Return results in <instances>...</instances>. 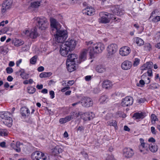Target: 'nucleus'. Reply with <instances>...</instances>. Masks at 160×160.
Wrapping results in <instances>:
<instances>
[{"instance_id": "nucleus-33", "label": "nucleus", "mask_w": 160, "mask_h": 160, "mask_svg": "<svg viewBox=\"0 0 160 160\" xmlns=\"http://www.w3.org/2000/svg\"><path fill=\"white\" fill-rule=\"evenodd\" d=\"M40 5V1H36L32 2L30 4V6L33 8H38Z\"/></svg>"}, {"instance_id": "nucleus-51", "label": "nucleus", "mask_w": 160, "mask_h": 160, "mask_svg": "<svg viewBox=\"0 0 160 160\" xmlns=\"http://www.w3.org/2000/svg\"><path fill=\"white\" fill-rule=\"evenodd\" d=\"M8 31V29L7 28L5 27L3 29L1 28V33H4Z\"/></svg>"}, {"instance_id": "nucleus-3", "label": "nucleus", "mask_w": 160, "mask_h": 160, "mask_svg": "<svg viewBox=\"0 0 160 160\" xmlns=\"http://www.w3.org/2000/svg\"><path fill=\"white\" fill-rule=\"evenodd\" d=\"M36 20L37 22L36 25L39 29L44 30L48 27V22L45 18L37 17Z\"/></svg>"}, {"instance_id": "nucleus-34", "label": "nucleus", "mask_w": 160, "mask_h": 160, "mask_svg": "<svg viewBox=\"0 0 160 160\" xmlns=\"http://www.w3.org/2000/svg\"><path fill=\"white\" fill-rule=\"evenodd\" d=\"M149 148L150 151L152 152H156L158 150V146L156 145L149 146Z\"/></svg>"}, {"instance_id": "nucleus-32", "label": "nucleus", "mask_w": 160, "mask_h": 160, "mask_svg": "<svg viewBox=\"0 0 160 160\" xmlns=\"http://www.w3.org/2000/svg\"><path fill=\"white\" fill-rule=\"evenodd\" d=\"M134 40L135 41L136 43L138 46L142 45H143L144 43L143 41L141 38L138 37H136L135 38Z\"/></svg>"}, {"instance_id": "nucleus-22", "label": "nucleus", "mask_w": 160, "mask_h": 160, "mask_svg": "<svg viewBox=\"0 0 160 160\" xmlns=\"http://www.w3.org/2000/svg\"><path fill=\"white\" fill-rule=\"evenodd\" d=\"M145 113L143 112L141 113L136 112L133 114L132 118L134 119H142L145 116Z\"/></svg>"}, {"instance_id": "nucleus-1", "label": "nucleus", "mask_w": 160, "mask_h": 160, "mask_svg": "<svg viewBox=\"0 0 160 160\" xmlns=\"http://www.w3.org/2000/svg\"><path fill=\"white\" fill-rule=\"evenodd\" d=\"M50 25L51 28L50 32L54 36L55 40L58 43H62L60 46L59 51L60 54L63 56L67 57L69 53L75 48L77 41L71 39L63 43L68 37L67 31L60 30L61 25L53 18L50 19Z\"/></svg>"}, {"instance_id": "nucleus-29", "label": "nucleus", "mask_w": 160, "mask_h": 160, "mask_svg": "<svg viewBox=\"0 0 160 160\" xmlns=\"http://www.w3.org/2000/svg\"><path fill=\"white\" fill-rule=\"evenodd\" d=\"M86 51H83L79 57V63L83 61H84L86 59Z\"/></svg>"}, {"instance_id": "nucleus-38", "label": "nucleus", "mask_w": 160, "mask_h": 160, "mask_svg": "<svg viewBox=\"0 0 160 160\" xmlns=\"http://www.w3.org/2000/svg\"><path fill=\"white\" fill-rule=\"evenodd\" d=\"M8 132L6 129H1V136H5L8 135Z\"/></svg>"}, {"instance_id": "nucleus-23", "label": "nucleus", "mask_w": 160, "mask_h": 160, "mask_svg": "<svg viewBox=\"0 0 160 160\" xmlns=\"http://www.w3.org/2000/svg\"><path fill=\"white\" fill-rule=\"evenodd\" d=\"M20 142H17L16 143H12L11 144V146L17 152H19L21 151V149L20 147Z\"/></svg>"}, {"instance_id": "nucleus-28", "label": "nucleus", "mask_w": 160, "mask_h": 160, "mask_svg": "<svg viewBox=\"0 0 160 160\" xmlns=\"http://www.w3.org/2000/svg\"><path fill=\"white\" fill-rule=\"evenodd\" d=\"M96 70L99 73H102L105 71L106 68L104 66L102 65H98L96 67Z\"/></svg>"}, {"instance_id": "nucleus-4", "label": "nucleus", "mask_w": 160, "mask_h": 160, "mask_svg": "<svg viewBox=\"0 0 160 160\" xmlns=\"http://www.w3.org/2000/svg\"><path fill=\"white\" fill-rule=\"evenodd\" d=\"M100 18L99 22L103 23H107L110 22V19H112L113 15L107 12H101L99 13Z\"/></svg>"}, {"instance_id": "nucleus-16", "label": "nucleus", "mask_w": 160, "mask_h": 160, "mask_svg": "<svg viewBox=\"0 0 160 160\" xmlns=\"http://www.w3.org/2000/svg\"><path fill=\"white\" fill-rule=\"evenodd\" d=\"M132 66V62L126 60L124 61L122 64L121 67L123 69L127 70L130 69Z\"/></svg>"}, {"instance_id": "nucleus-59", "label": "nucleus", "mask_w": 160, "mask_h": 160, "mask_svg": "<svg viewBox=\"0 0 160 160\" xmlns=\"http://www.w3.org/2000/svg\"><path fill=\"white\" fill-rule=\"evenodd\" d=\"M81 153L84 157L86 158H88V154L86 152H81Z\"/></svg>"}, {"instance_id": "nucleus-57", "label": "nucleus", "mask_w": 160, "mask_h": 160, "mask_svg": "<svg viewBox=\"0 0 160 160\" xmlns=\"http://www.w3.org/2000/svg\"><path fill=\"white\" fill-rule=\"evenodd\" d=\"M70 88V87H66L64 88H62L61 90V91L62 92H65L66 90H69Z\"/></svg>"}, {"instance_id": "nucleus-19", "label": "nucleus", "mask_w": 160, "mask_h": 160, "mask_svg": "<svg viewBox=\"0 0 160 160\" xmlns=\"http://www.w3.org/2000/svg\"><path fill=\"white\" fill-rule=\"evenodd\" d=\"M67 68L68 70L70 72L74 71L76 69L74 63H72L66 61Z\"/></svg>"}, {"instance_id": "nucleus-13", "label": "nucleus", "mask_w": 160, "mask_h": 160, "mask_svg": "<svg viewBox=\"0 0 160 160\" xmlns=\"http://www.w3.org/2000/svg\"><path fill=\"white\" fill-rule=\"evenodd\" d=\"M131 52V49L128 46H124L120 49L119 53L122 56H126L128 55Z\"/></svg>"}, {"instance_id": "nucleus-45", "label": "nucleus", "mask_w": 160, "mask_h": 160, "mask_svg": "<svg viewBox=\"0 0 160 160\" xmlns=\"http://www.w3.org/2000/svg\"><path fill=\"white\" fill-rule=\"evenodd\" d=\"M7 72L8 74L12 73L13 71V69L10 67H8L6 69Z\"/></svg>"}, {"instance_id": "nucleus-56", "label": "nucleus", "mask_w": 160, "mask_h": 160, "mask_svg": "<svg viewBox=\"0 0 160 160\" xmlns=\"http://www.w3.org/2000/svg\"><path fill=\"white\" fill-rule=\"evenodd\" d=\"M145 99L144 98H141L140 99H139L138 100V102L140 103H143L145 101Z\"/></svg>"}, {"instance_id": "nucleus-11", "label": "nucleus", "mask_w": 160, "mask_h": 160, "mask_svg": "<svg viewBox=\"0 0 160 160\" xmlns=\"http://www.w3.org/2000/svg\"><path fill=\"white\" fill-rule=\"evenodd\" d=\"M81 118L85 121H89L94 117V114L92 112H87L82 114Z\"/></svg>"}, {"instance_id": "nucleus-52", "label": "nucleus", "mask_w": 160, "mask_h": 160, "mask_svg": "<svg viewBox=\"0 0 160 160\" xmlns=\"http://www.w3.org/2000/svg\"><path fill=\"white\" fill-rule=\"evenodd\" d=\"M49 94L50 95L51 98L53 99L54 98V92L53 91H51L49 92Z\"/></svg>"}, {"instance_id": "nucleus-44", "label": "nucleus", "mask_w": 160, "mask_h": 160, "mask_svg": "<svg viewBox=\"0 0 160 160\" xmlns=\"http://www.w3.org/2000/svg\"><path fill=\"white\" fill-rule=\"evenodd\" d=\"M145 82L143 80H141L139 81V83H137V85L139 87H142L143 85L145 84Z\"/></svg>"}, {"instance_id": "nucleus-63", "label": "nucleus", "mask_w": 160, "mask_h": 160, "mask_svg": "<svg viewBox=\"0 0 160 160\" xmlns=\"http://www.w3.org/2000/svg\"><path fill=\"white\" fill-rule=\"evenodd\" d=\"M148 141L149 142H155V140L153 138H151L149 139Z\"/></svg>"}, {"instance_id": "nucleus-8", "label": "nucleus", "mask_w": 160, "mask_h": 160, "mask_svg": "<svg viewBox=\"0 0 160 160\" xmlns=\"http://www.w3.org/2000/svg\"><path fill=\"white\" fill-rule=\"evenodd\" d=\"M13 2V0H6L5 1L2 5V12L4 13L7 10L10 8L12 5Z\"/></svg>"}, {"instance_id": "nucleus-42", "label": "nucleus", "mask_w": 160, "mask_h": 160, "mask_svg": "<svg viewBox=\"0 0 160 160\" xmlns=\"http://www.w3.org/2000/svg\"><path fill=\"white\" fill-rule=\"evenodd\" d=\"M152 21L154 22H157L160 21V16H157L152 19Z\"/></svg>"}, {"instance_id": "nucleus-26", "label": "nucleus", "mask_w": 160, "mask_h": 160, "mask_svg": "<svg viewBox=\"0 0 160 160\" xmlns=\"http://www.w3.org/2000/svg\"><path fill=\"white\" fill-rule=\"evenodd\" d=\"M12 43L15 46L18 47L23 45L24 42L22 40L16 38L12 40Z\"/></svg>"}, {"instance_id": "nucleus-37", "label": "nucleus", "mask_w": 160, "mask_h": 160, "mask_svg": "<svg viewBox=\"0 0 160 160\" xmlns=\"http://www.w3.org/2000/svg\"><path fill=\"white\" fill-rule=\"evenodd\" d=\"M38 56L35 55L32 57L30 60V62L32 64H34L36 63Z\"/></svg>"}, {"instance_id": "nucleus-36", "label": "nucleus", "mask_w": 160, "mask_h": 160, "mask_svg": "<svg viewBox=\"0 0 160 160\" xmlns=\"http://www.w3.org/2000/svg\"><path fill=\"white\" fill-rule=\"evenodd\" d=\"M20 76L23 79H26L29 78V74L26 73L25 72L24 70L20 74Z\"/></svg>"}, {"instance_id": "nucleus-6", "label": "nucleus", "mask_w": 160, "mask_h": 160, "mask_svg": "<svg viewBox=\"0 0 160 160\" xmlns=\"http://www.w3.org/2000/svg\"><path fill=\"white\" fill-rule=\"evenodd\" d=\"M82 105L86 107H89L92 106L93 102L92 99L88 97H83L80 101Z\"/></svg>"}, {"instance_id": "nucleus-58", "label": "nucleus", "mask_w": 160, "mask_h": 160, "mask_svg": "<svg viewBox=\"0 0 160 160\" xmlns=\"http://www.w3.org/2000/svg\"><path fill=\"white\" fill-rule=\"evenodd\" d=\"M44 68L43 66H40L38 68L37 70L38 72H41L44 71Z\"/></svg>"}, {"instance_id": "nucleus-49", "label": "nucleus", "mask_w": 160, "mask_h": 160, "mask_svg": "<svg viewBox=\"0 0 160 160\" xmlns=\"http://www.w3.org/2000/svg\"><path fill=\"white\" fill-rule=\"evenodd\" d=\"M59 122L60 123L63 124L67 122L65 119V118H61L59 119Z\"/></svg>"}, {"instance_id": "nucleus-27", "label": "nucleus", "mask_w": 160, "mask_h": 160, "mask_svg": "<svg viewBox=\"0 0 160 160\" xmlns=\"http://www.w3.org/2000/svg\"><path fill=\"white\" fill-rule=\"evenodd\" d=\"M29 36L32 38H35L37 37L38 33L36 28L31 30L30 33H29Z\"/></svg>"}, {"instance_id": "nucleus-15", "label": "nucleus", "mask_w": 160, "mask_h": 160, "mask_svg": "<svg viewBox=\"0 0 160 160\" xmlns=\"http://www.w3.org/2000/svg\"><path fill=\"white\" fill-rule=\"evenodd\" d=\"M112 13L118 16H121L124 13V11L121 8L118 7H115L111 9Z\"/></svg>"}, {"instance_id": "nucleus-62", "label": "nucleus", "mask_w": 160, "mask_h": 160, "mask_svg": "<svg viewBox=\"0 0 160 160\" xmlns=\"http://www.w3.org/2000/svg\"><path fill=\"white\" fill-rule=\"evenodd\" d=\"M1 147L2 148L6 147V142L4 141L1 142Z\"/></svg>"}, {"instance_id": "nucleus-61", "label": "nucleus", "mask_w": 160, "mask_h": 160, "mask_svg": "<svg viewBox=\"0 0 160 160\" xmlns=\"http://www.w3.org/2000/svg\"><path fill=\"white\" fill-rule=\"evenodd\" d=\"M13 79V78L11 76H9L7 78V80L9 82L12 81Z\"/></svg>"}, {"instance_id": "nucleus-25", "label": "nucleus", "mask_w": 160, "mask_h": 160, "mask_svg": "<svg viewBox=\"0 0 160 160\" xmlns=\"http://www.w3.org/2000/svg\"><path fill=\"white\" fill-rule=\"evenodd\" d=\"M94 9L92 8H88L84 10L83 13L89 16L94 14Z\"/></svg>"}, {"instance_id": "nucleus-60", "label": "nucleus", "mask_w": 160, "mask_h": 160, "mask_svg": "<svg viewBox=\"0 0 160 160\" xmlns=\"http://www.w3.org/2000/svg\"><path fill=\"white\" fill-rule=\"evenodd\" d=\"M145 47L147 48V49L150 50L151 48V45L150 43H147L145 44Z\"/></svg>"}, {"instance_id": "nucleus-17", "label": "nucleus", "mask_w": 160, "mask_h": 160, "mask_svg": "<svg viewBox=\"0 0 160 160\" xmlns=\"http://www.w3.org/2000/svg\"><path fill=\"white\" fill-rule=\"evenodd\" d=\"M153 66V63L152 62H148L141 67L140 69L142 71L150 69L152 68Z\"/></svg>"}, {"instance_id": "nucleus-39", "label": "nucleus", "mask_w": 160, "mask_h": 160, "mask_svg": "<svg viewBox=\"0 0 160 160\" xmlns=\"http://www.w3.org/2000/svg\"><path fill=\"white\" fill-rule=\"evenodd\" d=\"M36 88L32 87H31L28 89V92L30 94H33L36 91Z\"/></svg>"}, {"instance_id": "nucleus-48", "label": "nucleus", "mask_w": 160, "mask_h": 160, "mask_svg": "<svg viewBox=\"0 0 160 160\" xmlns=\"http://www.w3.org/2000/svg\"><path fill=\"white\" fill-rule=\"evenodd\" d=\"M107 98V97L106 96H102L100 98V100L101 102H104L106 101Z\"/></svg>"}, {"instance_id": "nucleus-2", "label": "nucleus", "mask_w": 160, "mask_h": 160, "mask_svg": "<svg viewBox=\"0 0 160 160\" xmlns=\"http://www.w3.org/2000/svg\"><path fill=\"white\" fill-rule=\"evenodd\" d=\"M86 45L88 46V50L91 57L93 56L95 54L101 53L104 50V45L101 43H93L92 41L85 42Z\"/></svg>"}, {"instance_id": "nucleus-50", "label": "nucleus", "mask_w": 160, "mask_h": 160, "mask_svg": "<svg viewBox=\"0 0 160 160\" xmlns=\"http://www.w3.org/2000/svg\"><path fill=\"white\" fill-rule=\"evenodd\" d=\"M92 78V76L88 75L85 77V79L86 81H89L91 80Z\"/></svg>"}, {"instance_id": "nucleus-35", "label": "nucleus", "mask_w": 160, "mask_h": 160, "mask_svg": "<svg viewBox=\"0 0 160 160\" xmlns=\"http://www.w3.org/2000/svg\"><path fill=\"white\" fill-rule=\"evenodd\" d=\"M151 122L152 124H154L155 123V121L158 120L157 116L154 114H152L151 115Z\"/></svg>"}, {"instance_id": "nucleus-18", "label": "nucleus", "mask_w": 160, "mask_h": 160, "mask_svg": "<svg viewBox=\"0 0 160 160\" xmlns=\"http://www.w3.org/2000/svg\"><path fill=\"white\" fill-rule=\"evenodd\" d=\"M67 57L68 58L66 61L72 63H74L75 62V60L76 59H77V55L74 54H71L70 53H69Z\"/></svg>"}, {"instance_id": "nucleus-21", "label": "nucleus", "mask_w": 160, "mask_h": 160, "mask_svg": "<svg viewBox=\"0 0 160 160\" xmlns=\"http://www.w3.org/2000/svg\"><path fill=\"white\" fill-rule=\"evenodd\" d=\"M1 122L8 127H11L12 125V118L10 117L4 120H2Z\"/></svg>"}, {"instance_id": "nucleus-14", "label": "nucleus", "mask_w": 160, "mask_h": 160, "mask_svg": "<svg viewBox=\"0 0 160 160\" xmlns=\"http://www.w3.org/2000/svg\"><path fill=\"white\" fill-rule=\"evenodd\" d=\"M21 114L24 118H28L30 114L29 109L25 107H22L20 110Z\"/></svg>"}, {"instance_id": "nucleus-41", "label": "nucleus", "mask_w": 160, "mask_h": 160, "mask_svg": "<svg viewBox=\"0 0 160 160\" xmlns=\"http://www.w3.org/2000/svg\"><path fill=\"white\" fill-rule=\"evenodd\" d=\"M71 114L72 115L73 118H76L78 117L80 115V114L79 112H71Z\"/></svg>"}, {"instance_id": "nucleus-20", "label": "nucleus", "mask_w": 160, "mask_h": 160, "mask_svg": "<svg viewBox=\"0 0 160 160\" xmlns=\"http://www.w3.org/2000/svg\"><path fill=\"white\" fill-rule=\"evenodd\" d=\"M52 155L54 156H58L62 152V149L59 146H56L54 149H52Z\"/></svg>"}, {"instance_id": "nucleus-53", "label": "nucleus", "mask_w": 160, "mask_h": 160, "mask_svg": "<svg viewBox=\"0 0 160 160\" xmlns=\"http://www.w3.org/2000/svg\"><path fill=\"white\" fill-rule=\"evenodd\" d=\"M151 132L152 134L156 135V132L154 127L152 126L151 127Z\"/></svg>"}, {"instance_id": "nucleus-24", "label": "nucleus", "mask_w": 160, "mask_h": 160, "mask_svg": "<svg viewBox=\"0 0 160 160\" xmlns=\"http://www.w3.org/2000/svg\"><path fill=\"white\" fill-rule=\"evenodd\" d=\"M102 84L103 88L106 89L110 88L112 85V83L109 80H105Z\"/></svg>"}, {"instance_id": "nucleus-47", "label": "nucleus", "mask_w": 160, "mask_h": 160, "mask_svg": "<svg viewBox=\"0 0 160 160\" xmlns=\"http://www.w3.org/2000/svg\"><path fill=\"white\" fill-rule=\"evenodd\" d=\"M65 118L67 122L70 121L73 119L72 115L71 113L68 116L65 117Z\"/></svg>"}, {"instance_id": "nucleus-31", "label": "nucleus", "mask_w": 160, "mask_h": 160, "mask_svg": "<svg viewBox=\"0 0 160 160\" xmlns=\"http://www.w3.org/2000/svg\"><path fill=\"white\" fill-rule=\"evenodd\" d=\"M52 75L51 72H43L39 74V77L41 78L49 77Z\"/></svg>"}, {"instance_id": "nucleus-10", "label": "nucleus", "mask_w": 160, "mask_h": 160, "mask_svg": "<svg viewBox=\"0 0 160 160\" xmlns=\"http://www.w3.org/2000/svg\"><path fill=\"white\" fill-rule=\"evenodd\" d=\"M106 119L107 121L106 122L107 126H113L115 130L117 129V122L116 121L110 119L109 115L107 114L106 116Z\"/></svg>"}, {"instance_id": "nucleus-64", "label": "nucleus", "mask_w": 160, "mask_h": 160, "mask_svg": "<svg viewBox=\"0 0 160 160\" xmlns=\"http://www.w3.org/2000/svg\"><path fill=\"white\" fill-rule=\"evenodd\" d=\"M48 92V90L46 88L43 89L41 91V92L44 94H46Z\"/></svg>"}, {"instance_id": "nucleus-5", "label": "nucleus", "mask_w": 160, "mask_h": 160, "mask_svg": "<svg viewBox=\"0 0 160 160\" xmlns=\"http://www.w3.org/2000/svg\"><path fill=\"white\" fill-rule=\"evenodd\" d=\"M31 158L32 160H47L44 153L37 151L32 153Z\"/></svg>"}, {"instance_id": "nucleus-46", "label": "nucleus", "mask_w": 160, "mask_h": 160, "mask_svg": "<svg viewBox=\"0 0 160 160\" xmlns=\"http://www.w3.org/2000/svg\"><path fill=\"white\" fill-rule=\"evenodd\" d=\"M84 127L82 126H80L77 127V131H79L80 132H83L84 131Z\"/></svg>"}, {"instance_id": "nucleus-30", "label": "nucleus", "mask_w": 160, "mask_h": 160, "mask_svg": "<svg viewBox=\"0 0 160 160\" xmlns=\"http://www.w3.org/2000/svg\"><path fill=\"white\" fill-rule=\"evenodd\" d=\"M10 113L8 112H1V118L3 120L8 118L10 117L9 116H8V115H10Z\"/></svg>"}, {"instance_id": "nucleus-7", "label": "nucleus", "mask_w": 160, "mask_h": 160, "mask_svg": "<svg viewBox=\"0 0 160 160\" xmlns=\"http://www.w3.org/2000/svg\"><path fill=\"white\" fill-rule=\"evenodd\" d=\"M133 99L130 96H127L123 99L121 104L123 107H128L132 105L133 103Z\"/></svg>"}, {"instance_id": "nucleus-40", "label": "nucleus", "mask_w": 160, "mask_h": 160, "mask_svg": "<svg viewBox=\"0 0 160 160\" xmlns=\"http://www.w3.org/2000/svg\"><path fill=\"white\" fill-rule=\"evenodd\" d=\"M8 52V49L7 48H3V47H1V53L4 54L7 53Z\"/></svg>"}, {"instance_id": "nucleus-43", "label": "nucleus", "mask_w": 160, "mask_h": 160, "mask_svg": "<svg viewBox=\"0 0 160 160\" xmlns=\"http://www.w3.org/2000/svg\"><path fill=\"white\" fill-rule=\"evenodd\" d=\"M140 62V60L138 58H135L134 61L133 63V66L134 67H136L138 66Z\"/></svg>"}, {"instance_id": "nucleus-54", "label": "nucleus", "mask_w": 160, "mask_h": 160, "mask_svg": "<svg viewBox=\"0 0 160 160\" xmlns=\"http://www.w3.org/2000/svg\"><path fill=\"white\" fill-rule=\"evenodd\" d=\"M8 22L7 20H6L5 21H2L1 22V26H4L5 24H7L8 23Z\"/></svg>"}, {"instance_id": "nucleus-55", "label": "nucleus", "mask_w": 160, "mask_h": 160, "mask_svg": "<svg viewBox=\"0 0 160 160\" xmlns=\"http://www.w3.org/2000/svg\"><path fill=\"white\" fill-rule=\"evenodd\" d=\"M147 73L148 74V75L149 76L151 77L152 76V69H148L147 71Z\"/></svg>"}, {"instance_id": "nucleus-12", "label": "nucleus", "mask_w": 160, "mask_h": 160, "mask_svg": "<svg viewBox=\"0 0 160 160\" xmlns=\"http://www.w3.org/2000/svg\"><path fill=\"white\" fill-rule=\"evenodd\" d=\"M133 154V151L131 148H127L123 150V155L126 158H131Z\"/></svg>"}, {"instance_id": "nucleus-9", "label": "nucleus", "mask_w": 160, "mask_h": 160, "mask_svg": "<svg viewBox=\"0 0 160 160\" xmlns=\"http://www.w3.org/2000/svg\"><path fill=\"white\" fill-rule=\"evenodd\" d=\"M118 48L117 45L115 44H112L108 46L107 48L108 56H110L114 54Z\"/></svg>"}]
</instances>
